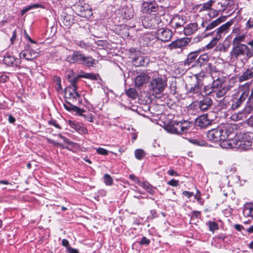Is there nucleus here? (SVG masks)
Masks as SVG:
<instances>
[{"mask_svg": "<svg viewBox=\"0 0 253 253\" xmlns=\"http://www.w3.org/2000/svg\"><path fill=\"white\" fill-rule=\"evenodd\" d=\"M3 63L8 66L19 67L21 63V61L19 58H16L14 56L10 55H5L3 59Z\"/></svg>", "mask_w": 253, "mask_h": 253, "instance_id": "obj_17", "label": "nucleus"}, {"mask_svg": "<svg viewBox=\"0 0 253 253\" xmlns=\"http://www.w3.org/2000/svg\"><path fill=\"white\" fill-rule=\"evenodd\" d=\"M151 36L149 34H145L143 36L142 39L144 40V42H146L145 43L147 45L149 44V42H150Z\"/></svg>", "mask_w": 253, "mask_h": 253, "instance_id": "obj_56", "label": "nucleus"}, {"mask_svg": "<svg viewBox=\"0 0 253 253\" xmlns=\"http://www.w3.org/2000/svg\"><path fill=\"white\" fill-rule=\"evenodd\" d=\"M212 104V101L209 96L205 97L202 100L198 102L199 108L202 111L207 110Z\"/></svg>", "mask_w": 253, "mask_h": 253, "instance_id": "obj_23", "label": "nucleus"}, {"mask_svg": "<svg viewBox=\"0 0 253 253\" xmlns=\"http://www.w3.org/2000/svg\"><path fill=\"white\" fill-rule=\"evenodd\" d=\"M226 19V16H222L216 19L215 20L212 21L208 24L206 26H205V23H204L202 24V26L203 27H205V31H210L218 26L221 23L224 22Z\"/></svg>", "mask_w": 253, "mask_h": 253, "instance_id": "obj_16", "label": "nucleus"}, {"mask_svg": "<svg viewBox=\"0 0 253 253\" xmlns=\"http://www.w3.org/2000/svg\"><path fill=\"white\" fill-rule=\"evenodd\" d=\"M47 141L50 144H51L55 146H57V147H61L62 146L61 143H60L59 142H57L56 141H54L53 140H52V139H47Z\"/></svg>", "mask_w": 253, "mask_h": 253, "instance_id": "obj_59", "label": "nucleus"}, {"mask_svg": "<svg viewBox=\"0 0 253 253\" xmlns=\"http://www.w3.org/2000/svg\"><path fill=\"white\" fill-rule=\"evenodd\" d=\"M199 53V51H195L189 53L187 55L186 59L184 62V65L191 66L192 67L196 66V60L198 58Z\"/></svg>", "mask_w": 253, "mask_h": 253, "instance_id": "obj_15", "label": "nucleus"}, {"mask_svg": "<svg viewBox=\"0 0 253 253\" xmlns=\"http://www.w3.org/2000/svg\"><path fill=\"white\" fill-rule=\"evenodd\" d=\"M203 88V92L205 93V95H209L213 92L215 91V90L212 87V85H205Z\"/></svg>", "mask_w": 253, "mask_h": 253, "instance_id": "obj_41", "label": "nucleus"}, {"mask_svg": "<svg viewBox=\"0 0 253 253\" xmlns=\"http://www.w3.org/2000/svg\"><path fill=\"white\" fill-rule=\"evenodd\" d=\"M129 178L132 181H133L134 182H136L138 185H139V183L142 181L140 180L134 174H130L129 175Z\"/></svg>", "mask_w": 253, "mask_h": 253, "instance_id": "obj_52", "label": "nucleus"}, {"mask_svg": "<svg viewBox=\"0 0 253 253\" xmlns=\"http://www.w3.org/2000/svg\"><path fill=\"white\" fill-rule=\"evenodd\" d=\"M250 92L248 86H242L239 88L237 93L233 97L230 101H229L228 98L224 97L223 102L228 103L229 106H231V109L233 110L236 109L240 107L248 97Z\"/></svg>", "mask_w": 253, "mask_h": 253, "instance_id": "obj_4", "label": "nucleus"}, {"mask_svg": "<svg viewBox=\"0 0 253 253\" xmlns=\"http://www.w3.org/2000/svg\"><path fill=\"white\" fill-rule=\"evenodd\" d=\"M78 46H80L81 48H84L85 49H87L88 47H89V46L86 43H85L84 42H83V41H80L78 43Z\"/></svg>", "mask_w": 253, "mask_h": 253, "instance_id": "obj_61", "label": "nucleus"}, {"mask_svg": "<svg viewBox=\"0 0 253 253\" xmlns=\"http://www.w3.org/2000/svg\"><path fill=\"white\" fill-rule=\"evenodd\" d=\"M230 55L233 58H238L240 56H245L247 59L253 56V49L245 44L233 45L232 49L230 52Z\"/></svg>", "mask_w": 253, "mask_h": 253, "instance_id": "obj_6", "label": "nucleus"}, {"mask_svg": "<svg viewBox=\"0 0 253 253\" xmlns=\"http://www.w3.org/2000/svg\"><path fill=\"white\" fill-rule=\"evenodd\" d=\"M182 194L185 196L187 197L188 198H190L194 195L193 192H189L187 191H184L182 192Z\"/></svg>", "mask_w": 253, "mask_h": 253, "instance_id": "obj_62", "label": "nucleus"}, {"mask_svg": "<svg viewBox=\"0 0 253 253\" xmlns=\"http://www.w3.org/2000/svg\"><path fill=\"white\" fill-rule=\"evenodd\" d=\"M63 23L66 26L70 27L74 23V19L71 15H67L64 16Z\"/></svg>", "mask_w": 253, "mask_h": 253, "instance_id": "obj_37", "label": "nucleus"}, {"mask_svg": "<svg viewBox=\"0 0 253 253\" xmlns=\"http://www.w3.org/2000/svg\"><path fill=\"white\" fill-rule=\"evenodd\" d=\"M16 38H17V31L16 30H14V31H13L12 35L11 37L10 38L11 44H13L15 43V42L16 40Z\"/></svg>", "mask_w": 253, "mask_h": 253, "instance_id": "obj_55", "label": "nucleus"}, {"mask_svg": "<svg viewBox=\"0 0 253 253\" xmlns=\"http://www.w3.org/2000/svg\"><path fill=\"white\" fill-rule=\"evenodd\" d=\"M20 59L24 58L31 61L37 57V53L32 49H26L22 50L19 54Z\"/></svg>", "mask_w": 253, "mask_h": 253, "instance_id": "obj_22", "label": "nucleus"}, {"mask_svg": "<svg viewBox=\"0 0 253 253\" xmlns=\"http://www.w3.org/2000/svg\"><path fill=\"white\" fill-rule=\"evenodd\" d=\"M253 111V105H247L242 110L234 113L230 117L232 121L236 122L244 120Z\"/></svg>", "mask_w": 253, "mask_h": 253, "instance_id": "obj_9", "label": "nucleus"}, {"mask_svg": "<svg viewBox=\"0 0 253 253\" xmlns=\"http://www.w3.org/2000/svg\"><path fill=\"white\" fill-rule=\"evenodd\" d=\"M69 125L71 126V127L77 130L79 129L81 127L80 125L79 124L76 123L74 121H70Z\"/></svg>", "mask_w": 253, "mask_h": 253, "instance_id": "obj_53", "label": "nucleus"}, {"mask_svg": "<svg viewBox=\"0 0 253 253\" xmlns=\"http://www.w3.org/2000/svg\"><path fill=\"white\" fill-rule=\"evenodd\" d=\"M198 24L197 23H189L183 29L185 35L189 36L197 30Z\"/></svg>", "mask_w": 253, "mask_h": 253, "instance_id": "obj_27", "label": "nucleus"}, {"mask_svg": "<svg viewBox=\"0 0 253 253\" xmlns=\"http://www.w3.org/2000/svg\"><path fill=\"white\" fill-rule=\"evenodd\" d=\"M233 23V20H231L222 25L214 31L206 34L204 37H207L211 34H213L214 37H213L211 42L205 46V48L207 49H210L215 46L219 40L221 38L222 34H224L228 32V29Z\"/></svg>", "mask_w": 253, "mask_h": 253, "instance_id": "obj_5", "label": "nucleus"}, {"mask_svg": "<svg viewBox=\"0 0 253 253\" xmlns=\"http://www.w3.org/2000/svg\"><path fill=\"white\" fill-rule=\"evenodd\" d=\"M195 80L193 84L186 85L187 94L193 98L203 96L202 88L204 86V79L205 78V72L201 71L194 75Z\"/></svg>", "mask_w": 253, "mask_h": 253, "instance_id": "obj_3", "label": "nucleus"}, {"mask_svg": "<svg viewBox=\"0 0 253 253\" xmlns=\"http://www.w3.org/2000/svg\"><path fill=\"white\" fill-rule=\"evenodd\" d=\"M211 123V120L208 118L207 114H204L198 117L195 120V125L201 128L206 127Z\"/></svg>", "mask_w": 253, "mask_h": 253, "instance_id": "obj_20", "label": "nucleus"}, {"mask_svg": "<svg viewBox=\"0 0 253 253\" xmlns=\"http://www.w3.org/2000/svg\"><path fill=\"white\" fill-rule=\"evenodd\" d=\"M103 178L104 183H105L106 185L111 186L113 184V179L109 174H105Z\"/></svg>", "mask_w": 253, "mask_h": 253, "instance_id": "obj_40", "label": "nucleus"}, {"mask_svg": "<svg viewBox=\"0 0 253 253\" xmlns=\"http://www.w3.org/2000/svg\"><path fill=\"white\" fill-rule=\"evenodd\" d=\"M62 245L63 246L66 247L67 250L69 247H70V246L69 245V241L67 239H64L62 240Z\"/></svg>", "mask_w": 253, "mask_h": 253, "instance_id": "obj_63", "label": "nucleus"}, {"mask_svg": "<svg viewBox=\"0 0 253 253\" xmlns=\"http://www.w3.org/2000/svg\"><path fill=\"white\" fill-rule=\"evenodd\" d=\"M190 39L188 38H181L172 42L168 45L170 50L175 49L186 46L190 42Z\"/></svg>", "mask_w": 253, "mask_h": 253, "instance_id": "obj_13", "label": "nucleus"}, {"mask_svg": "<svg viewBox=\"0 0 253 253\" xmlns=\"http://www.w3.org/2000/svg\"><path fill=\"white\" fill-rule=\"evenodd\" d=\"M149 80V76L145 73H141L135 78V84L136 86H140L147 83Z\"/></svg>", "mask_w": 253, "mask_h": 253, "instance_id": "obj_25", "label": "nucleus"}, {"mask_svg": "<svg viewBox=\"0 0 253 253\" xmlns=\"http://www.w3.org/2000/svg\"><path fill=\"white\" fill-rule=\"evenodd\" d=\"M9 74H10L9 73H3L0 77V83H5L7 81V80L9 78Z\"/></svg>", "mask_w": 253, "mask_h": 253, "instance_id": "obj_49", "label": "nucleus"}, {"mask_svg": "<svg viewBox=\"0 0 253 253\" xmlns=\"http://www.w3.org/2000/svg\"><path fill=\"white\" fill-rule=\"evenodd\" d=\"M135 158L139 160H142L145 156V152L142 149H136L134 152Z\"/></svg>", "mask_w": 253, "mask_h": 253, "instance_id": "obj_39", "label": "nucleus"}, {"mask_svg": "<svg viewBox=\"0 0 253 253\" xmlns=\"http://www.w3.org/2000/svg\"><path fill=\"white\" fill-rule=\"evenodd\" d=\"M67 250L69 253H79L77 249L72 248L71 247H69Z\"/></svg>", "mask_w": 253, "mask_h": 253, "instance_id": "obj_64", "label": "nucleus"}, {"mask_svg": "<svg viewBox=\"0 0 253 253\" xmlns=\"http://www.w3.org/2000/svg\"><path fill=\"white\" fill-rule=\"evenodd\" d=\"M48 124L49 125L54 126L55 127H56L57 128H59V129L61 128L60 126L57 123L56 120H50L48 122Z\"/></svg>", "mask_w": 253, "mask_h": 253, "instance_id": "obj_58", "label": "nucleus"}, {"mask_svg": "<svg viewBox=\"0 0 253 253\" xmlns=\"http://www.w3.org/2000/svg\"><path fill=\"white\" fill-rule=\"evenodd\" d=\"M63 105L66 110L69 112H72L73 113L75 112L76 114H78L79 116L83 115V113L85 112L84 110L76 106L72 105L70 102L68 101H66Z\"/></svg>", "mask_w": 253, "mask_h": 253, "instance_id": "obj_21", "label": "nucleus"}, {"mask_svg": "<svg viewBox=\"0 0 253 253\" xmlns=\"http://www.w3.org/2000/svg\"><path fill=\"white\" fill-rule=\"evenodd\" d=\"M234 134V128L230 124H225L218 126L215 128L211 129L207 133V137L211 141L218 142L222 141L221 146L228 148L227 143L229 140L227 138L230 135Z\"/></svg>", "mask_w": 253, "mask_h": 253, "instance_id": "obj_1", "label": "nucleus"}, {"mask_svg": "<svg viewBox=\"0 0 253 253\" xmlns=\"http://www.w3.org/2000/svg\"><path fill=\"white\" fill-rule=\"evenodd\" d=\"M175 125H176V131H177V134H180L184 133V132L183 131V128H182V123L180 121L179 122H176L175 121Z\"/></svg>", "mask_w": 253, "mask_h": 253, "instance_id": "obj_45", "label": "nucleus"}, {"mask_svg": "<svg viewBox=\"0 0 253 253\" xmlns=\"http://www.w3.org/2000/svg\"><path fill=\"white\" fill-rule=\"evenodd\" d=\"M180 122L182 123V128H183V131L184 133H185L190 128L191 124L189 122L185 121Z\"/></svg>", "mask_w": 253, "mask_h": 253, "instance_id": "obj_44", "label": "nucleus"}, {"mask_svg": "<svg viewBox=\"0 0 253 253\" xmlns=\"http://www.w3.org/2000/svg\"><path fill=\"white\" fill-rule=\"evenodd\" d=\"M253 27V19L250 18L246 23V28L250 29Z\"/></svg>", "mask_w": 253, "mask_h": 253, "instance_id": "obj_60", "label": "nucleus"}, {"mask_svg": "<svg viewBox=\"0 0 253 253\" xmlns=\"http://www.w3.org/2000/svg\"><path fill=\"white\" fill-rule=\"evenodd\" d=\"M168 184L169 185L174 186V187H176L178 185L179 181L177 180H175L174 179H172L168 182Z\"/></svg>", "mask_w": 253, "mask_h": 253, "instance_id": "obj_54", "label": "nucleus"}, {"mask_svg": "<svg viewBox=\"0 0 253 253\" xmlns=\"http://www.w3.org/2000/svg\"><path fill=\"white\" fill-rule=\"evenodd\" d=\"M157 38L164 42L169 41L172 36L173 33L171 30L166 28H163L158 29L156 32Z\"/></svg>", "mask_w": 253, "mask_h": 253, "instance_id": "obj_12", "label": "nucleus"}, {"mask_svg": "<svg viewBox=\"0 0 253 253\" xmlns=\"http://www.w3.org/2000/svg\"><path fill=\"white\" fill-rule=\"evenodd\" d=\"M210 60L207 54H203L199 56L196 60V66L203 68L201 71H204L205 75L206 73L211 74L218 72L217 68L209 62Z\"/></svg>", "mask_w": 253, "mask_h": 253, "instance_id": "obj_7", "label": "nucleus"}, {"mask_svg": "<svg viewBox=\"0 0 253 253\" xmlns=\"http://www.w3.org/2000/svg\"><path fill=\"white\" fill-rule=\"evenodd\" d=\"M222 84V82L221 80L218 78L216 80L213 81L212 83L211 84V85L213 89L215 90V89L221 87Z\"/></svg>", "mask_w": 253, "mask_h": 253, "instance_id": "obj_42", "label": "nucleus"}, {"mask_svg": "<svg viewBox=\"0 0 253 253\" xmlns=\"http://www.w3.org/2000/svg\"><path fill=\"white\" fill-rule=\"evenodd\" d=\"M207 224L209 226L210 231L212 232L219 228L218 224L214 221H209L207 223Z\"/></svg>", "mask_w": 253, "mask_h": 253, "instance_id": "obj_38", "label": "nucleus"}, {"mask_svg": "<svg viewBox=\"0 0 253 253\" xmlns=\"http://www.w3.org/2000/svg\"><path fill=\"white\" fill-rule=\"evenodd\" d=\"M74 7L77 14L81 17L88 19L93 14L92 8L87 3H84L83 5L77 4Z\"/></svg>", "mask_w": 253, "mask_h": 253, "instance_id": "obj_10", "label": "nucleus"}, {"mask_svg": "<svg viewBox=\"0 0 253 253\" xmlns=\"http://www.w3.org/2000/svg\"><path fill=\"white\" fill-rule=\"evenodd\" d=\"M150 243L149 239H147L146 237L143 236L141 240L139 242V244L141 246L146 245L148 246Z\"/></svg>", "mask_w": 253, "mask_h": 253, "instance_id": "obj_50", "label": "nucleus"}, {"mask_svg": "<svg viewBox=\"0 0 253 253\" xmlns=\"http://www.w3.org/2000/svg\"><path fill=\"white\" fill-rule=\"evenodd\" d=\"M253 78V67L247 69L242 75L239 76L238 80L240 82H244Z\"/></svg>", "mask_w": 253, "mask_h": 253, "instance_id": "obj_26", "label": "nucleus"}, {"mask_svg": "<svg viewBox=\"0 0 253 253\" xmlns=\"http://www.w3.org/2000/svg\"><path fill=\"white\" fill-rule=\"evenodd\" d=\"M159 21L160 19L159 18L145 17L142 21V24L146 28L155 29L158 26Z\"/></svg>", "mask_w": 253, "mask_h": 253, "instance_id": "obj_18", "label": "nucleus"}, {"mask_svg": "<svg viewBox=\"0 0 253 253\" xmlns=\"http://www.w3.org/2000/svg\"><path fill=\"white\" fill-rule=\"evenodd\" d=\"M194 198L197 201V202L201 205H203L204 200L201 198V193L199 190H197L196 194L194 195Z\"/></svg>", "mask_w": 253, "mask_h": 253, "instance_id": "obj_46", "label": "nucleus"}, {"mask_svg": "<svg viewBox=\"0 0 253 253\" xmlns=\"http://www.w3.org/2000/svg\"><path fill=\"white\" fill-rule=\"evenodd\" d=\"M84 56V55L81 51L75 50L72 55L67 56L66 61L71 64L77 62L81 64Z\"/></svg>", "mask_w": 253, "mask_h": 253, "instance_id": "obj_14", "label": "nucleus"}, {"mask_svg": "<svg viewBox=\"0 0 253 253\" xmlns=\"http://www.w3.org/2000/svg\"><path fill=\"white\" fill-rule=\"evenodd\" d=\"M140 186L142 187L143 189H145L148 193H149L151 195H153L155 194V189L156 188H154L151 184H150L147 181H141L139 185Z\"/></svg>", "mask_w": 253, "mask_h": 253, "instance_id": "obj_29", "label": "nucleus"}, {"mask_svg": "<svg viewBox=\"0 0 253 253\" xmlns=\"http://www.w3.org/2000/svg\"><path fill=\"white\" fill-rule=\"evenodd\" d=\"M96 152L100 155L107 156L108 155L109 151L103 148L99 147L96 149Z\"/></svg>", "mask_w": 253, "mask_h": 253, "instance_id": "obj_48", "label": "nucleus"}, {"mask_svg": "<svg viewBox=\"0 0 253 253\" xmlns=\"http://www.w3.org/2000/svg\"><path fill=\"white\" fill-rule=\"evenodd\" d=\"M95 64V60L90 56H85L84 55L83 61L81 64L87 67H92Z\"/></svg>", "mask_w": 253, "mask_h": 253, "instance_id": "obj_31", "label": "nucleus"}, {"mask_svg": "<svg viewBox=\"0 0 253 253\" xmlns=\"http://www.w3.org/2000/svg\"><path fill=\"white\" fill-rule=\"evenodd\" d=\"M189 142L192 144L197 146H204L205 145V141L200 138L193 137L188 139Z\"/></svg>", "mask_w": 253, "mask_h": 253, "instance_id": "obj_34", "label": "nucleus"}, {"mask_svg": "<svg viewBox=\"0 0 253 253\" xmlns=\"http://www.w3.org/2000/svg\"><path fill=\"white\" fill-rule=\"evenodd\" d=\"M132 63L136 67L146 66L149 62V59L146 56L139 55L134 57Z\"/></svg>", "mask_w": 253, "mask_h": 253, "instance_id": "obj_19", "label": "nucleus"}, {"mask_svg": "<svg viewBox=\"0 0 253 253\" xmlns=\"http://www.w3.org/2000/svg\"><path fill=\"white\" fill-rule=\"evenodd\" d=\"M165 129L168 132L176 134H177V131H176V125H175V122H169L165 126Z\"/></svg>", "mask_w": 253, "mask_h": 253, "instance_id": "obj_32", "label": "nucleus"}, {"mask_svg": "<svg viewBox=\"0 0 253 253\" xmlns=\"http://www.w3.org/2000/svg\"><path fill=\"white\" fill-rule=\"evenodd\" d=\"M166 84L167 83L165 80L158 77L151 81L148 87L153 94H159L163 91Z\"/></svg>", "mask_w": 253, "mask_h": 253, "instance_id": "obj_8", "label": "nucleus"}, {"mask_svg": "<svg viewBox=\"0 0 253 253\" xmlns=\"http://www.w3.org/2000/svg\"><path fill=\"white\" fill-rule=\"evenodd\" d=\"M81 77L93 80H97L96 76L92 73H85L84 75H81Z\"/></svg>", "mask_w": 253, "mask_h": 253, "instance_id": "obj_47", "label": "nucleus"}, {"mask_svg": "<svg viewBox=\"0 0 253 253\" xmlns=\"http://www.w3.org/2000/svg\"><path fill=\"white\" fill-rule=\"evenodd\" d=\"M65 96L66 98L76 100L80 96L79 93L77 92V89L72 88L71 86L66 88Z\"/></svg>", "mask_w": 253, "mask_h": 253, "instance_id": "obj_24", "label": "nucleus"}, {"mask_svg": "<svg viewBox=\"0 0 253 253\" xmlns=\"http://www.w3.org/2000/svg\"><path fill=\"white\" fill-rule=\"evenodd\" d=\"M201 217V212L198 211H193L192 212V217L195 218H200Z\"/></svg>", "mask_w": 253, "mask_h": 253, "instance_id": "obj_57", "label": "nucleus"}, {"mask_svg": "<svg viewBox=\"0 0 253 253\" xmlns=\"http://www.w3.org/2000/svg\"><path fill=\"white\" fill-rule=\"evenodd\" d=\"M230 89V87L229 86H224L221 89L218 90L216 92V96L218 98H220L225 95L227 92Z\"/></svg>", "mask_w": 253, "mask_h": 253, "instance_id": "obj_36", "label": "nucleus"}, {"mask_svg": "<svg viewBox=\"0 0 253 253\" xmlns=\"http://www.w3.org/2000/svg\"><path fill=\"white\" fill-rule=\"evenodd\" d=\"M126 93L129 97L135 98L136 96V92L133 89L130 88L126 91Z\"/></svg>", "mask_w": 253, "mask_h": 253, "instance_id": "obj_51", "label": "nucleus"}, {"mask_svg": "<svg viewBox=\"0 0 253 253\" xmlns=\"http://www.w3.org/2000/svg\"><path fill=\"white\" fill-rule=\"evenodd\" d=\"M243 215L245 217H251L253 219V204L249 203L244 205Z\"/></svg>", "mask_w": 253, "mask_h": 253, "instance_id": "obj_28", "label": "nucleus"}, {"mask_svg": "<svg viewBox=\"0 0 253 253\" xmlns=\"http://www.w3.org/2000/svg\"><path fill=\"white\" fill-rule=\"evenodd\" d=\"M159 10L158 4L155 1H147L142 3L141 11L143 13L150 14Z\"/></svg>", "mask_w": 253, "mask_h": 253, "instance_id": "obj_11", "label": "nucleus"}, {"mask_svg": "<svg viewBox=\"0 0 253 253\" xmlns=\"http://www.w3.org/2000/svg\"><path fill=\"white\" fill-rule=\"evenodd\" d=\"M80 77H81V76H78L76 77L70 79V82L71 85L72 86V88H75L76 89H77V83L79 81Z\"/></svg>", "mask_w": 253, "mask_h": 253, "instance_id": "obj_43", "label": "nucleus"}, {"mask_svg": "<svg viewBox=\"0 0 253 253\" xmlns=\"http://www.w3.org/2000/svg\"><path fill=\"white\" fill-rule=\"evenodd\" d=\"M41 8L44 9L45 8V6L39 3H34L31 5H29L26 6L22 11V14H24L27 12H28L29 10L34 9V8Z\"/></svg>", "mask_w": 253, "mask_h": 253, "instance_id": "obj_33", "label": "nucleus"}, {"mask_svg": "<svg viewBox=\"0 0 253 253\" xmlns=\"http://www.w3.org/2000/svg\"><path fill=\"white\" fill-rule=\"evenodd\" d=\"M245 38L246 35L245 34L236 36L233 40L232 45L242 44V42L245 41Z\"/></svg>", "mask_w": 253, "mask_h": 253, "instance_id": "obj_35", "label": "nucleus"}, {"mask_svg": "<svg viewBox=\"0 0 253 253\" xmlns=\"http://www.w3.org/2000/svg\"><path fill=\"white\" fill-rule=\"evenodd\" d=\"M215 2V0H210L207 2L201 4L200 5V12H202L204 11H208L211 9V6Z\"/></svg>", "mask_w": 253, "mask_h": 253, "instance_id": "obj_30", "label": "nucleus"}, {"mask_svg": "<svg viewBox=\"0 0 253 253\" xmlns=\"http://www.w3.org/2000/svg\"><path fill=\"white\" fill-rule=\"evenodd\" d=\"M227 143L228 148L240 149L241 150H249L252 145V141L248 133H237L234 138H229Z\"/></svg>", "mask_w": 253, "mask_h": 253, "instance_id": "obj_2", "label": "nucleus"}]
</instances>
